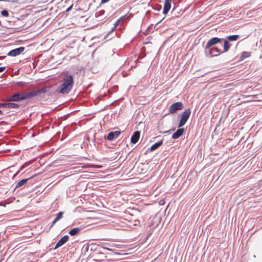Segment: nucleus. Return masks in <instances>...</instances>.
I'll list each match as a JSON object with an SVG mask.
<instances>
[{"label":"nucleus","mask_w":262,"mask_h":262,"mask_svg":"<svg viewBox=\"0 0 262 262\" xmlns=\"http://www.w3.org/2000/svg\"><path fill=\"white\" fill-rule=\"evenodd\" d=\"M80 231V229L79 228L77 227L71 229L69 233L71 235L74 236L78 234Z\"/></svg>","instance_id":"f3484780"},{"label":"nucleus","mask_w":262,"mask_h":262,"mask_svg":"<svg viewBox=\"0 0 262 262\" xmlns=\"http://www.w3.org/2000/svg\"><path fill=\"white\" fill-rule=\"evenodd\" d=\"M25 82H22V81L17 82V85H19V86H24V85H25Z\"/></svg>","instance_id":"393cba45"},{"label":"nucleus","mask_w":262,"mask_h":262,"mask_svg":"<svg viewBox=\"0 0 262 262\" xmlns=\"http://www.w3.org/2000/svg\"><path fill=\"white\" fill-rule=\"evenodd\" d=\"M25 50V48L23 47H20L19 48L13 49L10 51L7 55L10 56H16L17 55H19L21 53Z\"/></svg>","instance_id":"0eeeda50"},{"label":"nucleus","mask_w":262,"mask_h":262,"mask_svg":"<svg viewBox=\"0 0 262 262\" xmlns=\"http://www.w3.org/2000/svg\"><path fill=\"white\" fill-rule=\"evenodd\" d=\"M0 1L7 2V1H8V0H0Z\"/></svg>","instance_id":"72a5a7b5"},{"label":"nucleus","mask_w":262,"mask_h":262,"mask_svg":"<svg viewBox=\"0 0 262 262\" xmlns=\"http://www.w3.org/2000/svg\"><path fill=\"white\" fill-rule=\"evenodd\" d=\"M0 107L6 108V103H0Z\"/></svg>","instance_id":"a878e982"},{"label":"nucleus","mask_w":262,"mask_h":262,"mask_svg":"<svg viewBox=\"0 0 262 262\" xmlns=\"http://www.w3.org/2000/svg\"><path fill=\"white\" fill-rule=\"evenodd\" d=\"M74 83L73 77L71 75H64L63 77L62 83L58 92L62 94L69 93L72 89Z\"/></svg>","instance_id":"f257e3e1"},{"label":"nucleus","mask_w":262,"mask_h":262,"mask_svg":"<svg viewBox=\"0 0 262 262\" xmlns=\"http://www.w3.org/2000/svg\"><path fill=\"white\" fill-rule=\"evenodd\" d=\"M171 0H165L164 8L163 11V14H166L170 10L171 7Z\"/></svg>","instance_id":"9b49d317"},{"label":"nucleus","mask_w":262,"mask_h":262,"mask_svg":"<svg viewBox=\"0 0 262 262\" xmlns=\"http://www.w3.org/2000/svg\"><path fill=\"white\" fill-rule=\"evenodd\" d=\"M104 249H107L108 250H110V251H112V249H110V248H105V247H104Z\"/></svg>","instance_id":"2f4dec72"},{"label":"nucleus","mask_w":262,"mask_h":262,"mask_svg":"<svg viewBox=\"0 0 262 262\" xmlns=\"http://www.w3.org/2000/svg\"><path fill=\"white\" fill-rule=\"evenodd\" d=\"M110 0H101V4H105L108 2Z\"/></svg>","instance_id":"cd10ccee"},{"label":"nucleus","mask_w":262,"mask_h":262,"mask_svg":"<svg viewBox=\"0 0 262 262\" xmlns=\"http://www.w3.org/2000/svg\"><path fill=\"white\" fill-rule=\"evenodd\" d=\"M6 69L5 67H0V73L3 72Z\"/></svg>","instance_id":"bb28decb"},{"label":"nucleus","mask_w":262,"mask_h":262,"mask_svg":"<svg viewBox=\"0 0 262 262\" xmlns=\"http://www.w3.org/2000/svg\"><path fill=\"white\" fill-rule=\"evenodd\" d=\"M63 215V212H59L57 213V216L54 219V222H57L60 219H61Z\"/></svg>","instance_id":"412c9836"},{"label":"nucleus","mask_w":262,"mask_h":262,"mask_svg":"<svg viewBox=\"0 0 262 262\" xmlns=\"http://www.w3.org/2000/svg\"><path fill=\"white\" fill-rule=\"evenodd\" d=\"M30 98L29 93L26 92L24 94L15 93L11 96L8 100L10 101H19Z\"/></svg>","instance_id":"f03ea898"},{"label":"nucleus","mask_w":262,"mask_h":262,"mask_svg":"<svg viewBox=\"0 0 262 262\" xmlns=\"http://www.w3.org/2000/svg\"><path fill=\"white\" fill-rule=\"evenodd\" d=\"M191 114V110L188 108L185 110L181 115V119L178 125V127L180 128L184 126L188 120Z\"/></svg>","instance_id":"20e7f679"},{"label":"nucleus","mask_w":262,"mask_h":262,"mask_svg":"<svg viewBox=\"0 0 262 262\" xmlns=\"http://www.w3.org/2000/svg\"><path fill=\"white\" fill-rule=\"evenodd\" d=\"M71 8H72V6H71V7H69V8L67 9L66 11H70V10H71Z\"/></svg>","instance_id":"c756f323"},{"label":"nucleus","mask_w":262,"mask_h":262,"mask_svg":"<svg viewBox=\"0 0 262 262\" xmlns=\"http://www.w3.org/2000/svg\"><path fill=\"white\" fill-rule=\"evenodd\" d=\"M56 223V222H54V221H53V222H52V224L51 226V228L52 227H53V225H54Z\"/></svg>","instance_id":"c85d7f7f"},{"label":"nucleus","mask_w":262,"mask_h":262,"mask_svg":"<svg viewBox=\"0 0 262 262\" xmlns=\"http://www.w3.org/2000/svg\"><path fill=\"white\" fill-rule=\"evenodd\" d=\"M183 104L181 102H178L173 103L169 107V112L170 113H174L179 110H182Z\"/></svg>","instance_id":"39448f33"},{"label":"nucleus","mask_w":262,"mask_h":262,"mask_svg":"<svg viewBox=\"0 0 262 262\" xmlns=\"http://www.w3.org/2000/svg\"><path fill=\"white\" fill-rule=\"evenodd\" d=\"M19 107V105L15 103H6V108H17Z\"/></svg>","instance_id":"a211bd4d"},{"label":"nucleus","mask_w":262,"mask_h":262,"mask_svg":"<svg viewBox=\"0 0 262 262\" xmlns=\"http://www.w3.org/2000/svg\"><path fill=\"white\" fill-rule=\"evenodd\" d=\"M239 36L238 35H233L227 36L228 41H233L237 40Z\"/></svg>","instance_id":"6ab92c4d"},{"label":"nucleus","mask_w":262,"mask_h":262,"mask_svg":"<svg viewBox=\"0 0 262 262\" xmlns=\"http://www.w3.org/2000/svg\"><path fill=\"white\" fill-rule=\"evenodd\" d=\"M140 134L139 131H136L131 137L130 142L133 144H136L140 138Z\"/></svg>","instance_id":"f8f14e48"},{"label":"nucleus","mask_w":262,"mask_h":262,"mask_svg":"<svg viewBox=\"0 0 262 262\" xmlns=\"http://www.w3.org/2000/svg\"><path fill=\"white\" fill-rule=\"evenodd\" d=\"M223 40V38H219L216 37H213L208 40L207 44L206 45L205 49H208L209 48H211L213 47V46L220 42L222 40Z\"/></svg>","instance_id":"423d86ee"},{"label":"nucleus","mask_w":262,"mask_h":262,"mask_svg":"<svg viewBox=\"0 0 262 262\" xmlns=\"http://www.w3.org/2000/svg\"><path fill=\"white\" fill-rule=\"evenodd\" d=\"M163 143L162 140H161L158 142H156L150 147V150L154 151L155 149L159 147Z\"/></svg>","instance_id":"dca6fc26"},{"label":"nucleus","mask_w":262,"mask_h":262,"mask_svg":"<svg viewBox=\"0 0 262 262\" xmlns=\"http://www.w3.org/2000/svg\"><path fill=\"white\" fill-rule=\"evenodd\" d=\"M116 28H115V26H114V27L112 28L111 32L113 31Z\"/></svg>","instance_id":"7c9ffc66"},{"label":"nucleus","mask_w":262,"mask_h":262,"mask_svg":"<svg viewBox=\"0 0 262 262\" xmlns=\"http://www.w3.org/2000/svg\"><path fill=\"white\" fill-rule=\"evenodd\" d=\"M185 130L184 128H179L174 134H173V135H172V138L173 139H178L179 137L182 136Z\"/></svg>","instance_id":"ddd939ff"},{"label":"nucleus","mask_w":262,"mask_h":262,"mask_svg":"<svg viewBox=\"0 0 262 262\" xmlns=\"http://www.w3.org/2000/svg\"><path fill=\"white\" fill-rule=\"evenodd\" d=\"M1 14L3 16L8 17L9 16V13L7 10H4L1 11Z\"/></svg>","instance_id":"4be33fe9"},{"label":"nucleus","mask_w":262,"mask_h":262,"mask_svg":"<svg viewBox=\"0 0 262 262\" xmlns=\"http://www.w3.org/2000/svg\"><path fill=\"white\" fill-rule=\"evenodd\" d=\"M3 57V56H1L0 57V59H1Z\"/></svg>","instance_id":"f704fd0d"},{"label":"nucleus","mask_w":262,"mask_h":262,"mask_svg":"<svg viewBox=\"0 0 262 262\" xmlns=\"http://www.w3.org/2000/svg\"><path fill=\"white\" fill-rule=\"evenodd\" d=\"M123 19V17H121L120 19H118L114 24L115 28H116L117 26H118L120 25L121 20H122Z\"/></svg>","instance_id":"5701e85b"},{"label":"nucleus","mask_w":262,"mask_h":262,"mask_svg":"<svg viewBox=\"0 0 262 262\" xmlns=\"http://www.w3.org/2000/svg\"><path fill=\"white\" fill-rule=\"evenodd\" d=\"M47 92V90L46 88H42L41 89L38 90H34L31 92H29V95L30 96V98H33L35 96H36L39 94L42 93H45Z\"/></svg>","instance_id":"6e6552de"},{"label":"nucleus","mask_w":262,"mask_h":262,"mask_svg":"<svg viewBox=\"0 0 262 262\" xmlns=\"http://www.w3.org/2000/svg\"><path fill=\"white\" fill-rule=\"evenodd\" d=\"M3 114L2 111L1 110H0V115H3Z\"/></svg>","instance_id":"473e14b6"},{"label":"nucleus","mask_w":262,"mask_h":262,"mask_svg":"<svg viewBox=\"0 0 262 262\" xmlns=\"http://www.w3.org/2000/svg\"><path fill=\"white\" fill-rule=\"evenodd\" d=\"M250 55V52H243L242 53V55H241V56L239 57V59L241 60H242L244 59L249 57Z\"/></svg>","instance_id":"aec40b11"},{"label":"nucleus","mask_w":262,"mask_h":262,"mask_svg":"<svg viewBox=\"0 0 262 262\" xmlns=\"http://www.w3.org/2000/svg\"><path fill=\"white\" fill-rule=\"evenodd\" d=\"M105 13V11L104 10H100V11H99L98 12V15L99 16H101V15H103Z\"/></svg>","instance_id":"b1692460"},{"label":"nucleus","mask_w":262,"mask_h":262,"mask_svg":"<svg viewBox=\"0 0 262 262\" xmlns=\"http://www.w3.org/2000/svg\"><path fill=\"white\" fill-rule=\"evenodd\" d=\"M69 239V237L68 235H66L63 236L56 244L55 248L54 249H56L58 248L59 247L62 246L66 242L68 241Z\"/></svg>","instance_id":"9d476101"},{"label":"nucleus","mask_w":262,"mask_h":262,"mask_svg":"<svg viewBox=\"0 0 262 262\" xmlns=\"http://www.w3.org/2000/svg\"><path fill=\"white\" fill-rule=\"evenodd\" d=\"M205 53L206 56L212 57L213 56H217L223 53L217 47H212L208 49H205Z\"/></svg>","instance_id":"7ed1b4c3"},{"label":"nucleus","mask_w":262,"mask_h":262,"mask_svg":"<svg viewBox=\"0 0 262 262\" xmlns=\"http://www.w3.org/2000/svg\"><path fill=\"white\" fill-rule=\"evenodd\" d=\"M33 177H31L28 179H23L21 181L17 182L16 184L15 189L19 188L23 185H24L30 179H31Z\"/></svg>","instance_id":"4468645a"},{"label":"nucleus","mask_w":262,"mask_h":262,"mask_svg":"<svg viewBox=\"0 0 262 262\" xmlns=\"http://www.w3.org/2000/svg\"><path fill=\"white\" fill-rule=\"evenodd\" d=\"M230 46H231V44H230L229 43V41L228 40H225L224 41V45H223L224 50L223 51H222V53H225V52H227L229 50V49H230Z\"/></svg>","instance_id":"2eb2a0df"},{"label":"nucleus","mask_w":262,"mask_h":262,"mask_svg":"<svg viewBox=\"0 0 262 262\" xmlns=\"http://www.w3.org/2000/svg\"><path fill=\"white\" fill-rule=\"evenodd\" d=\"M121 134L120 131L111 132L108 133L106 138L109 141H112L117 138Z\"/></svg>","instance_id":"1a4fd4ad"}]
</instances>
